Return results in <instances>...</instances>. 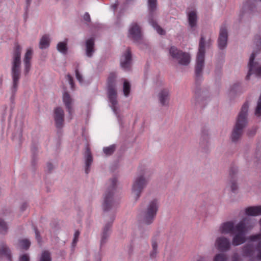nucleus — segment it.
Segmentation results:
<instances>
[{
    "label": "nucleus",
    "instance_id": "7",
    "mask_svg": "<svg viewBox=\"0 0 261 261\" xmlns=\"http://www.w3.org/2000/svg\"><path fill=\"white\" fill-rule=\"evenodd\" d=\"M116 78V74L115 73H111L108 78V95L109 97V102L110 103V107L115 115L118 117L119 108L117 100V91L113 87L115 86V81Z\"/></svg>",
    "mask_w": 261,
    "mask_h": 261
},
{
    "label": "nucleus",
    "instance_id": "47",
    "mask_svg": "<svg viewBox=\"0 0 261 261\" xmlns=\"http://www.w3.org/2000/svg\"><path fill=\"white\" fill-rule=\"evenodd\" d=\"M83 18L86 22H89L91 21L90 15L88 13H85L84 15Z\"/></svg>",
    "mask_w": 261,
    "mask_h": 261
},
{
    "label": "nucleus",
    "instance_id": "32",
    "mask_svg": "<svg viewBox=\"0 0 261 261\" xmlns=\"http://www.w3.org/2000/svg\"><path fill=\"white\" fill-rule=\"evenodd\" d=\"M31 244L30 241L28 239L20 240L18 242V247L22 249H28Z\"/></svg>",
    "mask_w": 261,
    "mask_h": 261
},
{
    "label": "nucleus",
    "instance_id": "50",
    "mask_svg": "<svg viewBox=\"0 0 261 261\" xmlns=\"http://www.w3.org/2000/svg\"><path fill=\"white\" fill-rule=\"evenodd\" d=\"M197 261H206V258L204 256H200Z\"/></svg>",
    "mask_w": 261,
    "mask_h": 261
},
{
    "label": "nucleus",
    "instance_id": "35",
    "mask_svg": "<svg viewBox=\"0 0 261 261\" xmlns=\"http://www.w3.org/2000/svg\"><path fill=\"white\" fill-rule=\"evenodd\" d=\"M150 24L156 30V32L160 35H163L164 34V31L161 28L156 22L153 20L152 19H149Z\"/></svg>",
    "mask_w": 261,
    "mask_h": 261
},
{
    "label": "nucleus",
    "instance_id": "12",
    "mask_svg": "<svg viewBox=\"0 0 261 261\" xmlns=\"http://www.w3.org/2000/svg\"><path fill=\"white\" fill-rule=\"evenodd\" d=\"M215 247L221 251L229 250L231 247V242L228 238L225 236H220L216 238L215 242Z\"/></svg>",
    "mask_w": 261,
    "mask_h": 261
},
{
    "label": "nucleus",
    "instance_id": "23",
    "mask_svg": "<svg viewBox=\"0 0 261 261\" xmlns=\"http://www.w3.org/2000/svg\"><path fill=\"white\" fill-rule=\"evenodd\" d=\"M94 41L93 38H90L86 41V55L88 57H91L94 53Z\"/></svg>",
    "mask_w": 261,
    "mask_h": 261
},
{
    "label": "nucleus",
    "instance_id": "39",
    "mask_svg": "<svg viewBox=\"0 0 261 261\" xmlns=\"http://www.w3.org/2000/svg\"><path fill=\"white\" fill-rule=\"evenodd\" d=\"M214 261H227V257L223 253H218L215 256Z\"/></svg>",
    "mask_w": 261,
    "mask_h": 261
},
{
    "label": "nucleus",
    "instance_id": "54",
    "mask_svg": "<svg viewBox=\"0 0 261 261\" xmlns=\"http://www.w3.org/2000/svg\"><path fill=\"white\" fill-rule=\"evenodd\" d=\"M32 0H26V2L28 4H30Z\"/></svg>",
    "mask_w": 261,
    "mask_h": 261
},
{
    "label": "nucleus",
    "instance_id": "19",
    "mask_svg": "<svg viewBox=\"0 0 261 261\" xmlns=\"http://www.w3.org/2000/svg\"><path fill=\"white\" fill-rule=\"evenodd\" d=\"M85 161V171L88 174L90 171V168L93 162V157L91 151L88 147H87L84 154Z\"/></svg>",
    "mask_w": 261,
    "mask_h": 261
},
{
    "label": "nucleus",
    "instance_id": "27",
    "mask_svg": "<svg viewBox=\"0 0 261 261\" xmlns=\"http://www.w3.org/2000/svg\"><path fill=\"white\" fill-rule=\"evenodd\" d=\"M252 1L245 0L241 6L240 12L242 14L249 13L252 11Z\"/></svg>",
    "mask_w": 261,
    "mask_h": 261
},
{
    "label": "nucleus",
    "instance_id": "17",
    "mask_svg": "<svg viewBox=\"0 0 261 261\" xmlns=\"http://www.w3.org/2000/svg\"><path fill=\"white\" fill-rule=\"evenodd\" d=\"M114 220V217H112L111 219V221L108 222L103 227L100 240V246L105 244L107 241L111 232V227L112 225V223Z\"/></svg>",
    "mask_w": 261,
    "mask_h": 261
},
{
    "label": "nucleus",
    "instance_id": "25",
    "mask_svg": "<svg viewBox=\"0 0 261 261\" xmlns=\"http://www.w3.org/2000/svg\"><path fill=\"white\" fill-rule=\"evenodd\" d=\"M50 42V37L49 35H44L40 38L39 46L41 49H46L49 46Z\"/></svg>",
    "mask_w": 261,
    "mask_h": 261
},
{
    "label": "nucleus",
    "instance_id": "29",
    "mask_svg": "<svg viewBox=\"0 0 261 261\" xmlns=\"http://www.w3.org/2000/svg\"><path fill=\"white\" fill-rule=\"evenodd\" d=\"M250 240L251 241H259L258 245V248L259 250L257 256L259 259H261V232L260 233L250 236Z\"/></svg>",
    "mask_w": 261,
    "mask_h": 261
},
{
    "label": "nucleus",
    "instance_id": "15",
    "mask_svg": "<svg viewBox=\"0 0 261 261\" xmlns=\"http://www.w3.org/2000/svg\"><path fill=\"white\" fill-rule=\"evenodd\" d=\"M120 65L125 70H129L132 65V57L129 49L122 55L120 59Z\"/></svg>",
    "mask_w": 261,
    "mask_h": 261
},
{
    "label": "nucleus",
    "instance_id": "9",
    "mask_svg": "<svg viewBox=\"0 0 261 261\" xmlns=\"http://www.w3.org/2000/svg\"><path fill=\"white\" fill-rule=\"evenodd\" d=\"M156 93L158 101L162 106H167L170 99V89L165 85L162 80L156 83Z\"/></svg>",
    "mask_w": 261,
    "mask_h": 261
},
{
    "label": "nucleus",
    "instance_id": "55",
    "mask_svg": "<svg viewBox=\"0 0 261 261\" xmlns=\"http://www.w3.org/2000/svg\"><path fill=\"white\" fill-rule=\"evenodd\" d=\"M101 259L100 257L98 256L97 258V261H100Z\"/></svg>",
    "mask_w": 261,
    "mask_h": 261
},
{
    "label": "nucleus",
    "instance_id": "22",
    "mask_svg": "<svg viewBox=\"0 0 261 261\" xmlns=\"http://www.w3.org/2000/svg\"><path fill=\"white\" fill-rule=\"evenodd\" d=\"M63 102L66 107V109L68 110V113H69V114L71 115L73 112V109H72L73 100L68 93L65 92L63 94Z\"/></svg>",
    "mask_w": 261,
    "mask_h": 261
},
{
    "label": "nucleus",
    "instance_id": "13",
    "mask_svg": "<svg viewBox=\"0 0 261 261\" xmlns=\"http://www.w3.org/2000/svg\"><path fill=\"white\" fill-rule=\"evenodd\" d=\"M128 37L135 42H139L142 39V34L139 26L136 23H132L128 30Z\"/></svg>",
    "mask_w": 261,
    "mask_h": 261
},
{
    "label": "nucleus",
    "instance_id": "42",
    "mask_svg": "<svg viewBox=\"0 0 261 261\" xmlns=\"http://www.w3.org/2000/svg\"><path fill=\"white\" fill-rule=\"evenodd\" d=\"M7 229V226L5 221L0 219V231L3 232L6 231Z\"/></svg>",
    "mask_w": 261,
    "mask_h": 261
},
{
    "label": "nucleus",
    "instance_id": "26",
    "mask_svg": "<svg viewBox=\"0 0 261 261\" xmlns=\"http://www.w3.org/2000/svg\"><path fill=\"white\" fill-rule=\"evenodd\" d=\"M254 43L255 44V47H254L251 55L252 56L253 53H255L254 59H255V56L261 52V37L260 36L257 35L255 37Z\"/></svg>",
    "mask_w": 261,
    "mask_h": 261
},
{
    "label": "nucleus",
    "instance_id": "11",
    "mask_svg": "<svg viewBox=\"0 0 261 261\" xmlns=\"http://www.w3.org/2000/svg\"><path fill=\"white\" fill-rule=\"evenodd\" d=\"M253 53L252 56H250L248 63V73L246 76V79L249 80L251 74H254L256 76L261 77V64L258 62L254 61Z\"/></svg>",
    "mask_w": 261,
    "mask_h": 261
},
{
    "label": "nucleus",
    "instance_id": "10",
    "mask_svg": "<svg viewBox=\"0 0 261 261\" xmlns=\"http://www.w3.org/2000/svg\"><path fill=\"white\" fill-rule=\"evenodd\" d=\"M117 183V180L115 178H113L109 181V188L105 194L103 202L102 204V208L105 212L109 211L112 207L114 201L113 195Z\"/></svg>",
    "mask_w": 261,
    "mask_h": 261
},
{
    "label": "nucleus",
    "instance_id": "30",
    "mask_svg": "<svg viewBox=\"0 0 261 261\" xmlns=\"http://www.w3.org/2000/svg\"><path fill=\"white\" fill-rule=\"evenodd\" d=\"M67 40L66 39L63 42H60L57 44V50L63 54H65L67 53Z\"/></svg>",
    "mask_w": 261,
    "mask_h": 261
},
{
    "label": "nucleus",
    "instance_id": "49",
    "mask_svg": "<svg viewBox=\"0 0 261 261\" xmlns=\"http://www.w3.org/2000/svg\"><path fill=\"white\" fill-rule=\"evenodd\" d=\"M47 167L49 170H51L54 168V166L51 163H48Z\"/></svg>",
    "mask_w": 261,
    "mask_h": 261
},
{
    "label": "nucleus",
    "instance_id": "48",
    "mask_svg": "<svg viewBox=\"0 0 261 261\" xmlns=\"http://www.w3.org/2000/svg\"><path fill=\"white\" fill-rule=\"evenodd\" d=\"M28 207V204L25 203H22L20 206V210L23 212L26 210Z\"/></svg>",
    "mask_w": 261,
    "mask_h": 261
},
{
    "label": "nucleus",
    "instance_id": "21",
    "mask_svg": "<svg viewBox=\"0 0 261 261\" xmlns=\"http://www.w3.org/2000/svg\"><path fill=\"white\" fill-rule=\"evenodd\" d=\"M244 212L247 216H257L261 215V205L247 207L245 208Z\"/></svg>",
    "mask_w": 261,
    "mask_h": 261
},
{
    "label": "nucleus",
    "instance_id": "6",
    "mask_svg": "<svg viewBox=\"0 0 261 261\" xmlns=\"http://www.w3.org/2000/svg\"><path fill=\"white\" fill-rule=\"evenodd\" d=\"M148 170H146L143 174L136 176L133 180L131 189V196L135 201L139 199L143 189L148 183Z\"/></svg>",
    "mask_w": 261,
    "mask_h": 261
},
{
    "label": "nucleus",
    "instance_id": "1",
    "mask_svg": "<svg viewBox=\"0 0 261 261\" xmlns=\"http://www.w3.org/2000/svg\"><path fill=\"white\" fill-rule=\"evenodd\" d=\"M247 219H244L235 225L233 221H228L221 223L218 231L222 234H233L232 244L237 246L246 241V233L254 226V223H246Z\"/></svg>",
    "mask_w": 261,
    "mask_h": 261
},
{
    "label": "nucleus",
    "instance_id": "44",
    "mask_svg": "<svg viewBox=\"0 0 261 261\" xmlns=\"http://www.w3.org/2000/svg\"><path fill=\"white\" fill-rule=\"evenodd\" d=\"M241 257L237 253H234L232 256V261H241Z\"/></svg>",
    "mask_w": 261,
    "mask_h": 261
},
{
    "label": "nucleus",
    "instance_id": "37",
    "mask_svg": "<svg viewBox=\"0 0 261 261\" xmlns=\"http://www.w3.org/2000/svg\"><path fill=\"white\" fill-rule=\"evenodd\" d=\"M229 187L232 192H236L238 189V185L237 181L234 179L231 180L229 182Z\"/></svg>",
    "mask_w": 261,
    "mask_h": 261
},
{
    "label": "nucleus",
    "instance_id": "28",
    "mask_svg": "<svg viewBox=\"0 0 261 261\" xmlns=\"http://www.w3.org/2000/svg\"><path fill=\"white\" fill-rule=\"evenodd\" d=\"M254 252V247L251 244L245 245L243 249V254L245 256H251Z\"/></svg>",
    "mask_w": 261,
    "mask_h": 261
},
{
    "label": "nucleus",
    "instance_id": "5",
    "mask_svg": "<svg viewBox=\"0 0 261 261\" xmlns=\"http://www.w3.org/2000/svg\"><path fill=\"white\" fill-rule=\"evenodd\" d=\"M159 206V203L156 199L149 201L139 214L138 218L140 222L146 225L151 224L156 216Z\"/></svg>",
    "mask_w": 261,
    "mask_h": 261
},
{
    "label": "nucleus",
    "instance_id": "53",
    "mask_svg": "<svg viewBox=\"0 0 261 261\" xmlns=\"http://www.w3.org/2000/svg\"><path fill=\"white\" fill-rule=\"evenodd\" d=\"M116 7H117V4H115L112 6V8L114 11L115 10V9L116 8Z\"/></svg>",
    "mask_w": 261,
    "mask_h": 261
},
{
    "label": "nucleus",
    "instance_id": "16",
    "mask_svg": "<svg viewBox=\"0 0 261 261\" xmlns=\"http://www.w3.org/2000/svg\"><path fill=\"white\" fill-rule=\"evenodd\" d=\"M228 38L227 30L225 27L222 26L220 28L219 37L218 38V46L221 49H224L227 45Z\"/></svg>",
    "mask_w": 261,
    "mask_h": 261
},
{
    "label": "nucleus",
    "instance_id": "40",
    "mask_svg": "<svg viewBox=\"0 0 261 261\" xmlns=\"http://www.w3.org/2000/svg\"><path fill=\"white\" fill-rule=\"evenodd\" d=\"M156 0H148L149 9L153 11L156 8Z\"/></svg>",
    "mask_w": 261,
    "mask_h": 261
},
{
    "label": "nucleus",
    "instance_id": "45",
    "mask_svg": "<svg viewBox=\"0 0 261 261\" xmlns=\"http://www.w3.org/2000/svg\"><path fill=\"white\" fill-rule=\"evenodd\" d=\"M35 237L37 242L40 243L41 242V238L40 236L39 232L35 228Z\"/></svg>",
    "mask_w": 261,
    "mask_h": 261
},
{
    "label": "nucleus",
    "instance_id": "24",
    "mask_svg": "<svg viewBox=\"0 0 261 261\" xmlns=\"http://www.w3.org/2000/svg\"><path fill=\"white\" fill-rule=\"evenodd\" d=\"M33 55V49L29 48L27 49V52L24 56V63L25 66V72L28 73L31 67L30 60L32 58Z\"/></svg>",
    "mask_w": 261,
    "mask_h": 261
},
{
    "label": "nucleus",
    "instance_id": "4",
    "mask_svg": "<svg viewBox=\"0 0 261 261\" xmlns=\"http://www.w3.org/2000/svg\"><path fill=\"white\" fill-rule=\"evenodd\" d=\"M21 50V47L19 45H17L14 53L11 72L12 85L11 88V91L12 94L15 93L17 91L19 81L20 78Z\"/></svg>",
    "mask_w": 261,
    "mask_h": 261
},
{
    "label": "nucleus",
    "instance_id": "33",
    "mask_svg": "<svg viewBox=\"0 0 261 261\" xmlns=\"http://www.w3.org/2000/svg\"><path fill=\"white\" fill-rule=\"evenodd\" d=\"M39 261H51L50 253L47 251H44L41 254Z\"/></svg>",
    "mask_w": 261,
    "mask_h": 261
},
{
    "label": "nucleus",
    "instance_id": "20",
    "mask_svg": "<svg viewBox=\"0 0 261 261\" xmlns=\"http://www.w3.org/2000/svg\"><path fill=\"white\" fill-rule=\"evenodd\" d=\"M0 258H6L9 261L12 260V255L10 250L4 243H0Z\"/></svg>",
    "mask_w": 261,
    "mask_h": 261
},
{
    "label": "nucleus",
    "instance_id": "8",
    "mask_svg": "<svg viewBox=\"0 0 261 261\" xmlns=\"http://www.w3.org/2000/svg\"><path fill=\"white\" fill-rule=\"evenodd\" d=\"M169 54L173 61L179 65L187 66L191 62V57L189 53L183 51L174 46L170 47Z\"/></svg>",
    "mask_w": 261,
    "mask_h": 261
},
{
    "label": "nucleus",
    "instance_id": "14",
    "mask_svg": "<svg viewBox=\"0 0 261 261\" xmlns=\"http://www.w3.org/2000/svg\"><path fill=\"white\" fill-rule=\"evenodd\" d=\"M187 16L189 27L194 30L197 27L198 21L197 12L195 9L189 10L187 11Z\"/></svg>",
    "mask_w": 261,
    "mask_h": 261
},
{
    "label": "nucleus",
    "instance_id": "34",
    "mask_svg": "<svg viewBox=\"0 0 261 261\" xmlns=\"http://www.w3.org/2000/svg\"><path fill=\"white\" fill-rule=\"evenodd\" d=\"M254 114L256 117H260L261 116V95L257 100Z\"/></svg>",
    "mask_w": 261,
    "mask_h": 261
},
{
    "label": "nucleus",
    "instance_id": "38",
    "mask_svg": "<svg viewBox=\"0 0 261 261\" xmlns=\"http://www.w3.org/2000/svg\"><path fill=\"white\" fill-rule=\"evenodd\" d=\"M152 250L150 253V256L151 257L153 258L155 257L158 253V244L155 241H153L152 242Z\"/></svg>",
    "mask_w": 261,
    "mask_h": 261
},
{
    "label": "nucleus",
    "instance_id": "18",
    "mask_svg": "<svg viewBox=\"0 0 261 261\" xmlns=\"http://www.w3.org/2000/svg\"><path fill=\"white\" fill-rule=\"evenodd\" d=\"M64 113L63 110L57 107L54 110V118L57 127H61L64 122Z\"/></svg>",
    "mask_w": 261,
    "mask_h": 261
},
{
    "label": "nucleus",
    "instance_id": "41",
    "mask_svg": "<svg viewBox=\"0 0 261 261\" xmlns=\"http://www.w3.org/2000/svg\"><path fill=\"white\" fill-rule=\"evenodd\" d=\"M75 75L76 79L79 81L80 83L81 84H83L84 82L82 75L77 70L75 71Z\"/></svg>",
    "mask_w": 261,
    "mask_h": 261
},
{
    "label": "nucleus",
    "instance_id": "3",
    "mask_svg": "<svg viewBox=\"0 0 261 261\" xmlns=\"http://www.w3.org/2000/svg\"><path fill=\"white\" fill-rule=\"evenodd\" d=\"M249 107V105L248 101L245 102L241 107L231 135V139L233 142L238 141L241 137L243 128L247 124Z\"/></svg>",
    "mask_w": 261,
    "mask_h": 261
},
{
    "label": "nucleus",
    "instance_id": "43",
    "mask_svg": "<svg viewBox=\"0 0 261 261\" xmlns=\"http://www.w3.org/2000/svg\"><path fill=\"white\" fill-rule=\"evenodd\" d=\"M19 261H30V257L28 254L21 255L19 258Z\"/></svg>",
    "mask_w": 261,
    "mask_h": 261
},
{
    "label": "nucleus",
    "instance_id": "2",
    "mask_svg": "<svg viewBox=\"0 0 261 261\" xmlns=\"http://www.w3.org/2000/svg\"><path fill=\"white\" fill-rule=\"evenodd\" d=\"M211 42L212 40L209 37L204 36L201 37L195 67V76L197 79H199L202 74V71L204 66L205 48L210 46Z\"/></svg>",
    "mask_w": 261,
    "mask_h": 261
},
{
    "label": "nucleus",
    "instance_id": "46",
    "mask_svg": "<svg viewBox=\"0 0 261 261\" xmlns=\"http://www.w3.org/2000/svg\"><path fill=\"white\" fill-rule=\"evenodd\" d=\"M67 80L68 81L69 83L70 84L71 88H73V79L72 77L70 75H67L66 76Z\"/></svg>",
    "mask_w": 261,
    "mask_h": 261
},
{
    "label": "nucleus",
    "instance_id": "51",
    "mask_svg": "<svg viewBox=\"0 0 261 261\" xmlns=\"http://www.w3.org/2000/svg\"><path fill=\"white\" fill-rule=\"evenodd\" d=\"M80 235V233L79 231H76L74 234V238H79Z\"/></svg>",
    "mask_w": 261,
    "mask_h": 261
},
{
    "label": "nucleus",
    "instance_id": "52",
    "mask_svg": "<svg viewBox=\"0 0 261 261\" xmlns=\"http://www.w3.org/2000/svg\"><path fill=\"white\" fill-rule=\"evenodd\" d=\"M78 239L74 238L73 240V244H75L77 242Z\"/></svg>",
    "mask_w": 261,
    "mask_h": 261
},
{
    "label": "nucleus",
    "instance_id": "31",
    "mask_svg": "<svg viewBox=\"0 0 261 261\" xmlns=\"http://www.w3.org/2000/svg\"><path fill=\"white\" fill-rule=\"evenodd\" d=\"M123 92L125 97H128L130 91V84L125 79H123Z\"/></svg>",
    "mask_w": 261,
    "mask_h": 261
},
{
    "label": "nucleus",
    "instance_id": "36",
    "mask_svg": "<svg viewBox=\"0 0 261 261\" xmlns=\"http://www.w3.org/2000/svg\"><path fill=\"white\" fill-rule=\"evenodd\" d=\"M115 150V146L114 145H110L108 147H104L103 151L105 154L107 155H110L112 154Z\"/></svg>",
    "mask_w": 261,
    "mask_h": 261
}]
</instances>
